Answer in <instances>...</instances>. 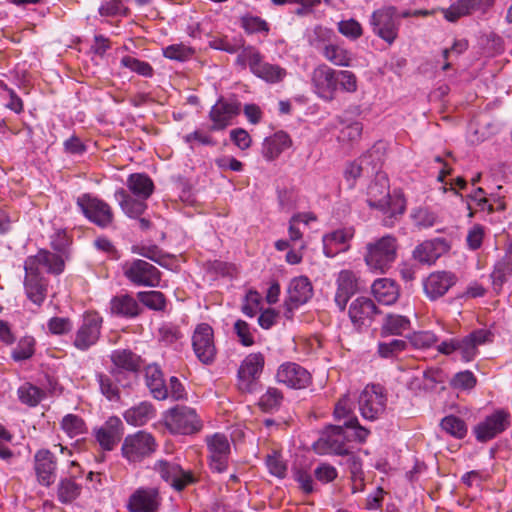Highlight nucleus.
I'll use <instances>...</instances> for the list:
<instances>
[{"label":"nucleus","instance_id":"1","mask_svg":"<svg viewBox=\"0 0 512 512\" xmlns=\"http://www.w3.org/2000/svg\"><path fill=\"white\" fill-rule=\"evenodd\" d=\"M64 260L60 255L47 250H39L36 255L28 256L24 261L25 276L23 288L26 298L40 307L48 294V280L41 275L43 267L48 273L60 274L64 270Z\"/></svg>","mask_w":512,"mask_h":512},{"label":"nucleus","instance_id":"2","mask_svg":"<svg viewBox=\"0 0 512 512\" xmlns=\"http://www.w3.org/2000/svg\"><path fill=\"white\" fill-rule=\"evenodd\" d=\"M310 80L313 92L325 102L333 101L338 90L351 94L358 89V80L353 72L335 70L324 63L312 70Z\"/></svg>","mask_w":512,"mask_h":512},{"label":"nucleus","instance_id":"3","mask_svg":"<svg viewBox=\"0 0 512 512\" xmlns=\"http://www.w3.org/2000/svg\"><path fill=\"white\" fill-rule=\"evenodd\" d=\"M375 179L367 188V202L372 208L379 209L387 218H396L404 213L406 201L402 193L389 192V180L380 169L374 172Z\"/></svg>","mask_w":512,"mask_h":512},{"label":"nucleus","instance_id":"4","mask_svg":"<svg viewBox=\"0 0 512 512\" xmlns=\"http://www.w3.org/2000/svg\"><path fill=\"white\" fill-rule=\"evenodd\" d=\"M397 250V239L386 235L366 245L364 261L371 272L386 273L396 260Z\"/></svg>","mask_w":512,"mask_h":512},{"label":"nucleus","instance_id":"5","mask_svg":"<svg viewBox=\"0 0 512 512\" xmlns=\"http://www.w3.org/2000/svg\"><path fill=\"white\" fill-rule=\"evenodd\" d=\"M491 340L492 334L489 330L479 329L461 339L451 338L445 340L437 346V350L444 355L458 353L464 362H470L477 356L478 347Z\"/></svg>","mask_w":512,"mask_h":512},{"label":"nucleus","instance_id":"6","mask_svg":"<svg viewBox=\"0 0 512 512\" xmlns=\"http://www.w3.org/2000/svg\"><path fill=\"white\" fill-rule=\"evenodd\" d=\"M236 62L242 67L248 65L255 76L268 83L280 82L287 74L286 70L279 65L264 62L259 51L253 47L244 48L238 54Z\"/></svg>","mask_w":512,"mask_h":512},{"label":"nucleus","instance_id":"7","mask_svg":"<svg viewBox=\"0 0 512 512\" xmlns=\"http://www.w3.org/2000/svg\"><path fill=\"white\" fill-rule=\"evenodd\" d=\"M384 154V147L374 146L357 160L348 163L343 172L347 186L352 189L360 176L372 175L379 170L384 161Z\"/></svg>","mask_w":512,"mask_h":512},{"label":"nucleus","instance_id":"8","mask_svg":"<svg viewBox=\"0 0 512 512\" xmlns=\"http://www.w3.org/2000/svg\"><path fill=\"white\" fill-rule=\"evenodd\" d=\"M369 23L372 32L388 45H392L398 38L401 23L395 6L386 5L376 9Z\"/></svg>","mask_w":512,"mask_h":512},{"label":"nucleus","instance_id":"9","mask_svg":"<svg viewBox=\"0 0 512 512\" xmlns=\"http://www.w3.org/2000/svg\"><path fill=\"white\" fill-rule=\"evenodd\" d=\"M511 425V413L507 409L498 408L486 415L473 427L478 442H488L505 432Z\"/></svg>","mask_w":512,"mask_h":512},{"label":"nucleus","instance_id":"10","mask_svg":"<svg viewBox=\"0 0 512 512\" xmlns=\"http://www.w3.org/2000/svg\"><path fill=\"white\" fill-rule=\"evenodd\" d=\"M167 429L174 434L189 435L198 432L202 423L195 410L189 407H177L169 410L164 416Z\"/></svg>","mask_w":512,"mask_h":512},{"label":"nucleus","instance_id":"11","mask_svg":"<svg viewBox=\"0 0 512 512\" xmlns=\"http://www.w3.org/2000/svg\"><path fill=\"white\" fill-rule=\"evenodd\" d=\"M124 276L136 286L157 287L159 286L160 271L151 263L134 259L125 261L122 264Z\"/></svg>","mask_w":512,"mask_h":512},{"label":"nucleus","instance_id":"12","mask_svg":"<svg viewBox=\"0 0 512 512\" xmlns=\"http://www.w3.org/2000/svg\"><path fill=\"white\" fill-rule=\"evenodd\" d=\"M350 439L356 440L351 429L341 425L330 426L318 440L315 448L319 452L349 454L350 448L347 441Z\"/></svg>","mask_w":512,"mask_h":512},{"label":"nucleus","instance_id":"13","mask_svg":"<svg viewBox=\"0 0 512 512\" xmlns=\"http://www.w3.org/2000/svg\"><path fill=\"white\" fill-rule=\"evenodd\" d=\"M265 365V356L261 352L248 354L238 369V388L242 392L251 393L255 390Z\"/></svg>","mask_w":512,"mask_h":512},{"label":"nucleus","instance_id":"14","mask_svg":"<svg viewBox=\"0 0 512 512\" xmlns=\"http://www.w3.org/2000/svg\"><path fill=\"white\" fill-rule=\"evenodd\" d=\"M192 348L197 359L205 364H211L216 357L214 330L208 323L196 325L192 337Z\"/></svg>","mask_w":512,"mask_h":512},{"label":"nucleus","instance_id":"15","mask_svg":"<svg viewBox=\"0 0 512 512\" xmlns=\"http://www.w3.org/2000/svg\"><path fill=\"white\" fill-rule=\"evenodd\" d=\"M77 205L84 216L99 227H107L113 221L110 205L97 197L83 194L77 198Z\"/></svg>","mask_w":512,"mask_h":512},{"label":"nucleus","instance_id":"16","mask_svg":"<svg viewBox=\"0 0 512 512\" xmlns=\"http://www.w3.org/2000/svg\"><path fill=\"white\" fill-rule=\"evenodd\" d=\"M386 402L387 399L381 386H366L358 400L362 417L371 421L378 419L386 409Z\"/></svg>","mask_w":512,"mask_h":512},{"label":"nucleus","instance_id":"17","mask_svg":"<svg viewBox=\"0 0 512 512\" xmlns=\"http://www.w3.org/2000/svg\"><path fill=\"white\" fill-rule=\"evenodd\" d=\"M156 449L153 436L147 432L139 431L128 435L122 444V454L130 462L141 461Z\"/></svg>","mask_w":512,"mask_h":512},{"label":"nucleus","instance_id":"18","mask_svg":"<svg viewBox=\"0 0 512 512\" xmlns=\"http://www.w3.org/2000/svg\"><path fill=\"white\" fill-rule=\"evenodd\" d=\"M335 419L343 421V426L351 429L356 441L364 442L369 435V431L360 426L357 417L353 414V401L348 395H344L338 400L334 408Z\"/></svg>","mask_w":512,"mask_h":512},{"label":"nucleus","instance_id":"19","mask_svg":"<svg viewBox=\"0 0 512 512\" xmlns=\"http://www.w3.org/2000/svg\"><path fill=\"white\" fill-rule=\"evenodd\" d=\"M209 451V464L213 471L224 472L228 466L230 444L224 434L215 433L206 438Z\"/></svg>","mask_w":512,"mask_h":512},{"label":"nucleus","instance_id":"20","mask_svg":"<svg viewBox=\"0 0 512 512\" xmlns=\"http://www.w3.org/2000/svg\"><path fill=\"white\" fill-rule=\"evenodd\" d=\"M276 381L288 388L304 389L311 383V375L299 364L285 362L277 369Z\"/></svg>","mask_w":512,"mask_h":512},{"label":"nucleus","instance_id":"21","mask_svg":"<svg viewBox=\"0 0 512 512\" xmlns=\"http://www.w3.org/2000/svg\"><path fill=\"white\" fill-rule=\"evenodd\" d=\"M102 318L97 313H86L79 327L74 345L80 350H86L94 345L100 336Z\"/></svg>","mask_w":512,"mask_h":512},{"label":"nucleus","instance_id":"22","mask_svg":"<svg viewBox=\"0 0 512 512\" xmlns=\"http://www.w3.org/2000/svg\"><path fill=\"white\" fill-rule=\"evenodd\" d=\"M355 235V229L352 226L338 228L323 235V252L327 257H334L341 252H346L350 248V241Z\"/></svg>","mask_w":512,"mask_h":512},{"label":"nucleus","instance_id":"23","mask_svg":"<svg viewBox=\"0 0 512 512\" xmlns=\"http://www.w3.org/2000/svg\"><path fill=\"white\" fill-rule=\"evenodd\" d=\"M155 470L164 481L178 491H181L195 480L190 471L183 470L177 463L159 460L155 463Z\"/></svg>","mask_w":512,"mask_h":512},{"label":"nucleus","instance_id":"24","mask_svg":"<svg viewBox=\"0 0 512 512\" xmlns=\"http://www.w3.org/2000/svg\"><path fill=\"white\" fill-rule=\"evenodd\" d=\"M457 282V276L450 271L430 273L423 282L424 292L430 300L444 296Z\"/></svg>","mask_w":512,"mask_h":512},{"label":"nucleus","instance_id":"25","mask_svg":"<svg viewBox=\"0 0 512 512\" xmlns=\"http://www.w3.org/2000/svg\"><path fill=\"white\" fill-rule=\"evenodd\" d=\"M313 295V288L310 280L305 276L293 278L287 289L285 306L288 312H292L299 306L308 302Z\"/></svg>","mask_w":512,"mask_h":512},{"label":"nucleus","instance_id":"26","mask_svg":"<svg viewBox=\"0 0 512 512\" xmlns=\"http://www.w3.org/2000/svg\"><path fill=\"white\" fill-rule=\"evenodd\" d=\"M377 307L374 302L367 297L356 298L349 307V318L358 330L368 327L374 316L377 314Z\"/></svg>","mask_w":512,"mask_h":512},{"label":"nucleus","instance_id":"27","mask_svg":"<svg viewBox=\"0 0 512 512\" xmlns=\"http://www.w3.org/2000/svg\"><path fill=\"white\" fill-rule=\"evenodd\" d=\"M160 499L157 490L153 488H139L129 498L130 512H157Z\"/></svg>","mask_w":512,"mask_h":512},{"label":"nucleus","instance_id":"28","mask_svg":"<svg viewBox=\"0 0 512 512\" xmlns=\"http://www.w3.org/2000/svg\"><path fill=\"white\" fill-rule=\"evenodd\" d=\"M240 112V106L235 102L218 101L210 111L212 130H223L232 123Z\"/></svg>","mask_w":512,"mask_h":512},{"label":"nucleus","instance_id":"29","mask_svg":"<svg viewBox=\"0 0 512 512\" xmlns=\"http://www.w3.org/2000/svg\"><path fill=\"white\" fill-rule=\"evenodd\" d=\"M448 249L442 239L426 240L419 244L413 251V257L421 264L431 265L436 262Z\"/></svg>","mask_w":512,"mask_h":512},{"label":"nucleus","instance_id":"30","mask_svg":"<svg viewBox=\"0 0 512 512\" xmlns=\"http://www.w3.org/2000/svg\"><path fill=\"white\" fill-rule=\"evenodd\" d=\"M35 471L40 484L50 486L54 483L56 463L49 450L42 449L35 454Z\"/></svg>","mask_w":512,"mask_h":512},{"label":"nucleus","instance_id":"31","mask_svg":"<svg viewBox=\"0 0 512 512\" xmlns=\"http://www.w3.org/2000/svg\"><path fill=\"white\" fill-rule=\"evenodd\" d=\"M121 420L109 418L103 426L95 430V438L104 450H112L121 437Z\"/></svg>","mask_w":512,"mask_h":512},{"label":"nucleus","instance_id":"32","mask_svg":"<svg viewBox=\"0 0 512 512\" xmlns=\"http://www.w3.org/2000/svg\"><path fill=\"white\" fill-rule=\"evenodd\" d=\"M357 290V280L355 274L350 270H342L337 277V291L335 294V303L340 310H344L349 298Z\"/></svg>","mask_w":512,"mask_h":512},{"label":"nucleus","instance_id":"33","mask_svg":"<svg viewBox=\"0 0 512 512\" xmlns=\"http://www.w3.org/2000/svg\"><path fill=\"white\" fill-rule=\"evenodd\" d=\"M291 145L292 140L287 133L283 131L276 132L272 136L265 138L262 145V155L268 161L275 160L281 153L289 149Z\"/></svg>","mask_w":512,"mask_h":512},{"label":"nucleus","instance_id":"34","mask_svg":"<svg viewBox=\"0 0 512 512\" xmlns=\"http://www.w3.org/2000/svg\"><path fill=\"white\" fill-rule=\"evenodd\" d=\"M372 293L375 299L384 305L394 304L400 296L398 285L389 278L375 280L372 284Z\"/></svg>","mask_w":512,"mask_h":512},{"label":"nucleus","instance_id":"35","mask_svg":"<svg viewBox=\"0 0 512 512\" xmlns=\"http://www.w3.org/2000/svg\"><path fill=\"white\" fill-rule=\"evenodd\" d=\"M110 311L113 315L134 318L141 312V307L137 300L129 294L114 296L110 301Z\"/></svg>","mask_w":512,"mask_h":512},{"label":"nucleus","instance_id":"36","mask_svg":"<svg viewBox=\"0 0 512 512\" xmlns=\"http://www.w3.org/2000/svg\"><path fill=\"white\" fill-rule=\"evenodd\" d=\"M479 10H485L483 8V0H457L450 7L441 9V12L447 21L455 22L459 18Z\"/></svg>","mask_w":512,"mask_h":512},{"label":"nucleus","instance_id":"37","mask_svg":"<svg viewBox=\"0 0 512 512\" xmlns=\"http://www.w3.org/2000/svg\"><path fill=\"white\" fill-rule=\"evenodd\" d=\"M321 53L328 62L339 67H349L353 60L351 51L339 43H325Z\"/></svg>","mask_w":512,"mask_h":512},{"label":"nucleus","instance_id":"38","mask_svg":"<svg viewBox=\"0 0 512 512\" xmlns=\"http://www.w3.org/2000/svg\"><path fill=\"white\" fill-rule=\"evenodd\" d=\"M146 385L155 399L164 400L168 397V389L164 383L160 368L151 364L145 369Z\"/></svg>","mask_w":512,"mask_h":512},{"label":"nucleus","instance_id":"39","mask_svg":"<svg viewBox=\"0 0 512 512\" xmlns=\"http://www.w3.org/2000/svg\"><path fill=\"white\" fill-rule=\"evenodd\" d=\"M115 198L123 212L131 217L137 218L144 213L147 208L146 199L131 197L124 189L115 192Z\"/></svg>","mask_w":512,"mask_h":512},{"label":"nucleus","instance_id":"40","mask_svg":"<svg viewBox=\"0 0 512 512\" xmlns=\"http://www.w3.org/2000/svg\"><path fill=\"white\" fill-rule=\"evenodd\" d=\"M123 416L128 424L132 426H142L155 416V411L151 404L142 402L139 405L127 409Z\"/></svg>","mask_w":512,"mask_h":512},{"label":"nucleus","instance_id":"41","mask_svg":"<svg viewBox=\"0 0 512 512\" xmlns=\"http://www.w3.org/2000/svg\"><path fill=\"white\" fill-rule=\"evenodd\" d=\"M129 190L138 198L148 199L154 190L153 181L145 174H131L127 180Z\"/></svg>","mask_w":512,"mask_h":512},{"label":"nucleus","instance_id":"42","mask_svg":"<svg viewBox=\"0 0 512 512\" xmlns=\"http://www.w3.org/2000/svg\"><path fill=\"white\" fill-rule=\"evenodd\" d=\"M111 361L119 368L130 372H135L140 368V358L130 350H115L111 353Z\"/></svg>","mask_w":512,"mask_h":512},{"label":"nucleus","instance_id":"43","mask_svg":"<svg viewBox=\"0 0 512 512\" xmlns=\"http://www.w3.org/2000/svg\"><path fill=\"white\" fill-rule=\"evenodd\" d=\"M410 329V320L402 315L388 314L381 327L382 335H401Z\"/></svg>","mask_w":512,"mask_h":512},{"label":"nucleus","instance_id":"44","mask_svg":"<svg viewBox=\"0 0 512 512\" xmlns=\"http://www.w3.org/2000/svg\"><path fill=\"white\" fill-rule=\"evenodd\" d=\"M61 430L69 437L76 438L87 433V426L84 420L75 414L65 415L60 422Z\"/></svg>","mask_w":512,"mask_h":512},{"label":"nucleus","instance_id":"45","mask_svg":"<svg viewBox=\"0 0 512 512\" xmlns=\"http://www.w3.org/2000/svg\"><path fill=\"white\" fill-rule=\"evenodd\" d=\"M17 395L21 403L34 407L43 400L45 392L31 383H24L18 388Z\"/></svg>","mask_w":512,"mask_h":512},{"label":"nucleus","instance_id":"46","mask_svg":"<svg viewBox=\"0 0 512 512\" xmlns=\"http://www.w3.org/2000/svg\"><path fill=\"white\" fill-rule=\"evenodd\" d=\"M441 427L446 433L457 439H463L468 431L465 421L454 415L444 417Z\"/></svg>","mask_w":512,"mask_h":512},{"label":"nucleus","instance_id":"47","mask_svg":"<svg viewBox=\"0 0 512 512\" xmlns=\"http://www.w3.org/2000/svg\"><path fill=\"white\" fill-rule=\"evenodd\" d=\"M282 400L283 395L281 391H279L277 388L270 387L260 397L258 405L264 412H273L279 409Z\"/></svg>","mask_w":512,"mask_h":512},{"label":"nucleus","instance_id":"48","mask_svg":"<svg viewBox=\"0 0 512 512\" xmlns=\"http://www.w3.org/2000/svg\"><path fill=\"white\" fill-rule=\"evenodd\" d=\"M193 53L194 50L184 43L172 44L163 48L165 58L180 62L190 59Z\"/></svg>","mask_w":512,"mask_h":512},{"label":"nucleus","instance_id":"49","mask_svg":"<svg viewBox=\"0 0 512 512\" xmlns=\"http://www.w3.org/2000/svg\"><path fill=\"white\" fill-rule=\"evenodd\" d=\"M80 486L72 479H63L58 485V499L62 503H70L80 494Z\"/></svg>","mask_w":512,"mask_h":512},{"label":"nucleus","instance_id":"50","mask_svg":"<svg viewBox=\"0 0 512 512\" xmlns=\"http://www.w3.org/2000/svg\"><path fill=\"white\" fill-rule=\"evenodd\" d=\"M139 301L152 310H163L165 308V297L160 291H141L138 292Z\"/></svg>","mask_w":512,"mask_h":512},{"label":"nucleus","instance_id":"51","mask_svg":"<svg viewBox=\"0 0 512 512\" xmlns=\"http://www.w3.org/2000/svg\"><path fill=\"white\" fill-rule=\"evenodd\" d=\"M35 351V340L31 336H25L19 340L13 349L12 358L15 361H23L29 359Z\"/></svg>","mask_w":512,"mask_h":512},{"label":"nucleus","instance_id":"52","mask_svg":"<svg viewBox=\"0 0 512 512\" xmlns=\"http://www.w3.org/2000/svg\"><path fill=\"white\" fill-rule=\"evenodd\" d=\"M337 28L339 33L350 40H357L363 34V28L361 24L352 18L338 22Z\"/></svg>","mask_w":512,"mask_h":512},{"label":"nucleus","instance_id":"53","mask_svg":"<svg viewBox=\"0 0 512 512\" xmlns=\"http://www.w3.org/2000/svg\"><path fill=\"white\" fill-rule=\"evenodd\" d=\"M266 466L270 474L278 478L285 477L287 472V465L285 461L282 459V456L278 452L273 451L272 453L267 455Z\"/></svg>","mask_w":512,"mask_h":512},{"label":"nucleus","instance_id":"54","mask_svg":"<svg viewBox=\"0 0 512 512\" xmlns=\"http://www.w3.org/2000/svg\"><path fill=\"white\" fill-rule=\"evenodd\" d=\"M406 342L400 339H393L390 342H380L378 353L383 358H392L406 349Z\"/></svg>","mask_w":512,"mask_h":512},{"label":"nucleus","instance_id":"55","mask_svg":"<svg viewBox=\"0 0 512 512\" xmlns=\"http://www.w3.org/2000/svg\"><path fill=\"white\" fill-rule=\"evenodd\" d=\"M476 382L475 375L471 371L465 370L455 374L450 384L457 390H471L475 387Z\"/></svg>","mask_w":512,"mask_h":512},{"label":"nucleus","instance_id":"56","mask_svg":"<svg viewBox=\"0 0 512 512\" xmlns=\"http://www.w3.org/2000/svg\"><path fill=\"white\" fill-rule=\"evenodd\" d=\"M233 330L243 346L249 347L254 344L253 330L247 322L241 319L237 320L234 323Z\"/></svg>","mask_w":512,"mask_h":512},{"label":"nucleus","instance_id":"57","mask_svg":"<svg viewBox=\"0 0 512 512\" xmlns=\"http://www.w3.org/2000/svg\"><path fill=\"white\" fill-rule=\"evenodd\" d=\"M101 16H126L128 8L123 4L122 0H106L99 7Z\"/></svg>","mask_w":512,"mask_h":512},{"label":"nucleus","instance_id":"58","mask_svg":"<svg viewBox=\"0 0 512 512\" xmlns=\"http://www.w3.org/2000/svg\"><path fill=\"white\" fill-rule=\"evenodd\" d=\"M121 65L130 69L131 71L137 72L142 76H151L153 72V69L149 63L129 55L124 56L121 59Z\"/></svg>","mask_w":512,"mask_h":512},{"label":"nucleus","instance_id":"59","mask_svg":"<svg viewBox=\"0 0 512 512\" xmlns=\"http://www.w3.org/2000/svg\"><path fill=\"white\" fill-rule=\"evenodd\" d=\"M241 26L247 33L268 32L266 21L257 16L246 15L241 18Z\"/></svg>","mask_w":512,"mask_h":512},{"label":"nucleus","instance_id":"60","mask_svg":"<svg viewBox=\"0 0 512 512\" xmlns=\"http://www.w3.org/2000/svg\"><path fill=\"white\" fill-rule=\"evenodd\" d=\"M409 341L415 348L425 349L433 346L437 342V337L431 331H419L413 333Z\"/></svg>","mask_w":512,"mask_h":512},{"label":"nucleus","instance_id":"61","mask_svg":"<svg viewBox=\"0 0 512 512\" xmlns=\"http://www.w3.org/2000/svg\"><path fill=\"white\" fill-rule=\"evenodd\" d=\"M98 382L101 393L110 401H117L120 398L119 389L112 379L104 374L98 375Z\"/></svg>","mask_w":512,"mask_h":512},{"label":"nucleus","instance_id":"62","mask_svg":"<svg viewBox=\"0 0 512 512\" xmlns=\"http://www.w3.org/2000/svg\"><path fill=\"white\" fill-rule=\"evenodd\" d=\"M512 272V244L502 262H499L492 273L494 281L503 282L507 274Z\"/></svg>","mask_w":512,"mask_h":512},{"label":"nucleus","instance_id":"63","mask_svg":"<svg viewBox=\"0 0 512 512\" xmlns=\"http://www.w3.org/2000/svg\"><path fill=\"white\" fill-rule=\"evenodd\" d=\"M412 218H413L414 223L418 227H424V228L431 227L436 222L435 214L433 212H431L429 209L423 208V207L415 209L412 212Z\"/></svg>","mask_w":512,"mask_h":512},{"label":"nucleus","instance_id":"64","mask_svg":"<svg viewBox=\"0 0 512 512\" xmlns=\"http://www.w3.org/2000/svg\"><path fill=\"white\" fill-rule=\"evenodd\" d=\"M261 300V295L257 291L250 290L246 294L245 302L242 306V312L249 317L255 316L257 311L260 309Z\"/></svg>","mask_w":512,"mask_h":512}]
</instances>
